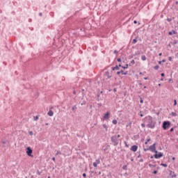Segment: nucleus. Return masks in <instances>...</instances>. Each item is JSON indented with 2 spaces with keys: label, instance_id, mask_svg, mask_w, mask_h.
I'll use <instances>...</instances> for the list:
<instances>
[{
  "label": "nucleus",
  "instance_id": "f257e3e1",
  "mask_svg": "<svg viewBox=\"0 0 178 178\" xmlns=\"http://www.w3.org/2000/svg\"><path fill=\"white\" fill-rule=\"evenodd\" d=\"M145 120L147 122V123H148L147 124V127H148L149 129H155V122H154V120H152V117H146L145 118Z\"/></svg>",
  "mask_w": 178,
  "mask_h": 178
},
{
  "label": "nucleus",
  "instance_id": "f03ea898",
  "mask_svg": "<svg viewBox=\"0 0 178 178\" xmlns=\"http://www.w3.org/2000/svg\"><path fill=\"white\" fill-rule=\"evenodd\" d=\"M156 143H154L153 145H150L149 148H144V151L147 152V151H151V152H154V154H158V150H156Z\"/></svg>",
  "mask_w": 178,
  "mask_h": 178
},
{
  "label": "nucleus",
  "instance_id": "7ed1b4c3",
  "mask_svg": "<svg viewBox=\"0 0 178 178\" xmlns=\"http://www.w3.org/2000/svg\"><path fill=\"white\" fill-rule=\"evenodd\" d=\"M111 141L114 147L119 145V139H118V136H116V135L111 136Z\"/></svg>",
  "mask_w": 178,
  "mask_h": 178
},
{
  "label": "nucleus",
  "instance_id": "20e7f679",
  "mask_svg": "<svg viewBox=\"0 0 178 178\" xmlns=\"http://www.w3.org/2000/svg\"><path fill=\"white\" fill-rule=\"evenodd\" d=\"M170 127V121H164L163 122V130H167Z\"/></svg>",
  "mask_w": 178,
  "mask_h": 178
},
{
  "label": "nucleus",
  "instance_id": "39448f33",
  "mask_svg": "<svg viewBox=\"0 0 178 178\" xmlns=\"http://www.w3.org/2000/svg\"><path fill=\"white\" fill-rule=\"evenodd\" d=\"M26 154H27L28 156L33 157V155L31 154H33V149H31V147H26Z\"/></svg>",
  "mask_w": 178,
  "mask_h": 178
},
{
  "label": "nucleus",
  "instance_id": "423d86ee",
  "mask_svg": "<svg viewBox=\"0 0 178 178\" xmlns=\"http://www.w3.org/2000/svg\"><path fill=\"white\" fill-rule=\"evenodd\" d=\"M154 156L155 159H159L162 158V156H163V153H162V152H159V154L156 153L154 154Z\"/></svg>",
  "mask_w": 178,
  "mask_h": 178
},
{
  "label": "nucleus",
  "instance_id": "0eeeda50",
  "mask_svg": "<svg viewBox=\"0 0 178 178\" xmlns=\"http://www.w3.org/2000/svg\"><path fill=\"white\" fill-rule=\"evenodd\" d=\"M137 149H138V146L137 145H134L131 147V151H133V152H137Z\"/></svg>",
  "mask_w": 178,
  "mask_h": 178
},
{
  "label": "nucleus",
  "instance_id": "6e6552de",
  "mask_svg": "<svg viewBox=\"0 0 178 178\" xmlns=\"http://www.w3.org/2000/svg\"><path fill=\"white\" fill-rule=\"evenodd\" d=\"M109 115H111V113L109 111L106 112L104 115V119H109Z\"/></svg>",
  "mask_w": 178,
  "mask_h": 178
},
{
  "label": "nucleus",
  "instance_id": "1a4fd4ad",
  "mask_svg": "<svg viewBox=\"0 0 178 178\" xmlns=\"http://www.w3.org/2000/svg\"><path fill=\"white\" fill-rule=\"evenodd\" d=\"M172 34H177V32L175 30L168 32V35H172Z\"/></svg>",
  "mask_w": 178,
  "mask_h": 178
},
{
  "label": "nucleus",
  "instance_id": "9d476101",
  "mask_svg": "<svg viewBox=\"0 0 178 178\" xmlns=\"http://www.w3.org/2000/svg\"><path fill=\"white\" fill-rule=\"evenodd\" d=\"M47 115L49 116H54V111H52L51 110H49V112L47 113Z\"/></svg>",
  "mask_w": 178,
  "mask_h": 178
},
{
  "label": "nucleus",
  "instance_id": "9b49d317",
  "mask_svg": "<svg viewBox=\"0 0 178 178\" xmlns=\"http://www.w3.org/2000/svg\"><path fill=\"white\" fill-rule=\"evenodd\" d=\"M106 76H107L108 79H111V77H112V75L109 74V71L106 72Z\"/></svg>",
  "mask_w": 178,
  "mask_h": 178
},
{
  "label": "nucleus",
  "instance_id": "f8f14e48",
  "mask_svg": "<svg viewBox=\"0 0 178 178\" xmlns=\"http://www.w3.org/2000/svg\"><path fill=\"white\" fill-rule=\"evenodd\" d=\"M112 70H119V66L115 65V67H111Z\"/></svg>",
  "mask_w": 178,
  "mask_h": 178
},
{
  "label": "nucleus",
  "instance_id": "ddd939ff",
  "mask_svg": "<svg viewBox=\"0 0 178 178\" xmlns=\"http://www.w3.org/2000/svg\"><path fill=\"white\" fill-rule=\"evenodd\" d=\"M55 155L56 156H58V155H62V152L60 150H57Z\"/></svg>",
  "mask_w": 178,
  "mask_h": 178
},
{
  "label": "nucleus",
  "instance_id": "4468645a",
  "mask_svg": "<svg viewBox=\"0 0 178 178\" xmlns=\"http://www.w3.org/2000/svg\"><path fill=\"white\" fill-rule=\"evenodd\" d=\"M149 141H151V138H148L146 141L145 142V145H147L148 144V143H149Z\"/></svg>",
  "mask_w": 178,
  "mask_h": 178
},
{
  "label": "nucleus",
  "instance_id": "2eb2a0df",
  "mask_svg": "<svg viewBox=\"0 0 178 178\" xmlns=\"http://www.w3.org/2000/svg\"><path fill=\"white\" fill-rule=\"evenodd\" d=\"M103 127H104V129H106V131H108V127L106 126V124H104Z\"/></svg>",
  "mask_w": 178,
  "mask_h": 178
},
{
  "label": "nucleus",
  "instance_id": "dca6fc26",
  "mask_svg": "<svg viewBox=\"0 0 178 178\" xmlns=\"http://www.w3.org/2000/svg\"><path fill=\"white\" fill-rule=\"evenodd\" d=\"M95 163H97V165H99V163H101V161L99 160V159H98L96 160Z\"/></svg>",
  "mask_w": 178,
  "mask_h": 178
},
{
  "label": "nucleus",
  "instance_id": "f3484780",
  "mask_svg": "<svg viewBox=\"0 0 178 178\" xmlns=\"http://www.w3.org/2000/svg\"><path fill=\"white\" fill-rule=\"evenodd\" d=\"M141 59L142 60H147V57L145 56H142Z\"/></svg>",
  "mask_w": 178,
  "mask_h": 178
},
{
  "label": "nucleus",
  "instance_id": "a211bd4d",
  "mask_svg": "<svg viewBox=\"0 0 178 178\" xmlns=\"http://www.w3.org/2000/svg\"><path fill=\"white\" fill-rule=\"evenodd\" d=\"M149 168H156V164H149Z\"/></svg>",
  "mask_w": 178,
  "mask_h": 178
},
{
  "label": "nucleus",
  "instance_id": "6ab92c4d",
  "mask_svg": "<svg viewBox=\"0 0 178 178\" xmlns=\"http://www.w3.org/2000/svg\"><path fill=\"white\" fill-rule=\"evenodd\" d=\"M128 67H129V64H126L125 66H122V69H128Z\"/></svg>",
  "mask_w": 178,
  "mask_h": 178
},
{
  "label": "nucleus",
  "instance_id": "aec40b11",
  "mask_svg": "<svg viewBox=\"0 0 178 178\" xmlns=\"http://www.w3.org/2000/svg\"><path fill=\"white\" fill-rule=\"evenodd\" d=\"M39 118H40V115H36L35 117L33 118V119L34 120L37 121L38 120Z\"/></svg>",
  "mask_w": 178,
  "mask_h": 178
},
{
  "label": "nucleus",
  "instance_id": "412c9836",
  "mask_svg": "<svg viewBox=\"0 0 178 178\" xmlns=\"http://www.w3.org/2000/svg\"><path fill=\"white\" fill-rule=\"evenodd\" d=\"M121 74H124V76H126V74H127V72H124V71H123L122 70H121Z\"/></svg>",
  "mask_w": 178,
  "mask_h": 178
},
{
  "label": "nucleus",
  "instance_id": "4be33fe9",
  "mask_svg": "<svg viewBox=\"0 0 178 178\" xmlns=\"http://www.w3.org/2000/svg\"><path fill=\"white\" fill-rule=\"evenodd\" d=\"M112 123H113V124H118V120H113Z\"/></svg>",
  "mask_w": 178,
  "mask_h": 178
},
{
  "label": "nucleus",
  "instance_id": "5701e85b",
  "mask_svg": "<svg viewBox=\"0 0 178 178\" xmlns=\"http://www.w3.org/2000/svg\"><path fill=\"white\" fill-rule=\"evenodd\" d=\"M161 166H163L164 168H168V164H166V163H161Z\"/></svg>",
  "mask_w": 178,
  "mask_h": 178
},
{
  "label": "nucleus",
  "instance_id": "b1692460",
  "mask_svg": "<svg viewBox=\"0 0 178 178\" xmlns=\"http://www.w3.org/2000/svg\"><path fill=\"white\" fill-rule=\"evenodd\" d=\"M171 115H172V116H175V117L177 116V113H176L175 112H172Z\"/></svg>",
  "mask_w": 178,
  "mask_h": 178
},
{
  "label": "nucleus",
  "instance_id": "393cba45",
  "mask_svg": "<svg viewBox=\"0 0 178 178\" xmlns=\"http://www.w3.org/2000/svg\"><path fill=\"white\" fill-rule=\"evenodd\" d=\"M158 69H159V65H156L154 67V70H158Z\"/></svg>",
  "mask_w": 178,
  "mask_h": 178
},
{
  "label": "nucleus",
  "instance_id": "a878e982",
  "mask_svg": "<svg viewBox=\"0 0 178 178\" xmlns=\"http://www.w3.org/2000/svg\"><path fill=\"white\" fill-rule=\"evenodd\" d=\"M122 169H123L124 170H127V165H123V166H122Z\"/></svg>",
  "mask_w": 178,
  "mask_h": 178
},
{
  "label": "nucleus",
  "instance_id": "bb28decb",
  "mask_svg": "<svg viewBox=\"0 0 178 178\" xmlns=\"http://www.w3.org/2000/svg\"><path fill=\"white\" fill-rule=\"evenodd\" d=\"M136 43H137V38L134 39L132 41V44H136Z\"/></svg>",
  "mask_w": 178,
  "mask_h": 178
},
{
  "label": "nucleus",
  "instance_id": "cd10ccee",
  "mask_svg": "<svg viewBox=\"0 0 178 178\" xmlns=\"http://www.w3.org/2000/svg\"><path fill=\"white\" fill-rule=\"evenodd\" d=\"M72 111H76V109H77V106L76 105H74L73 107H72Z\"/></svg>",
  "mask_w": 178,
  "mask_h": 178
},
{
  "label": "nucleus",
  "instance_id": "c85d7f7f",
  "mask_svg": "<svg viewBox=\"0 0 178 178\" xmlns=\"http://www.w3.org/2000/svg\"><path fill=\"white\" fill-rule=\"evenodd\" d=\"M176 105H177V101L174 99V106H176Z\"/></svg>",
  "mask_w": 178,
  "mask_h": 178
},
{
  "label": "nucleus",
  "instance_id": "c756f323",
  "mask_svg": "<svg viewBox=\"0 0 178 178\" xmlns=\"http://www.w3.org/2000/svg\"><path fill=\"white\" fill-rule=\"evenodd\" d=\"M97 165H98V164H97V163H95V162L93 163L94 168H97Z\"/></svg>",
  "mask_w": 178,
  "mask_h": 178
},
{
  "label": "nucleus",
  "instance_id": "7c9ffc66",
  "mask_svg": "<svg viewBox=\"0 0 178 178\" xmlns=\"http://www.w3.org/2000/svg\"><path fill=\"white\" fill-rule=\"evenodd\" d=\"M134 63H136V61H134V60H132L131 61V65H134Z\"/></svg>",
  "mask_w": 178,
  "mask_h": 178
},
{
  "label": "nucleus",
  "instance_id": "2f4dec72",
  "mask_svg": "<svg viewBox=\"0 0 178 178\" xmlns=\"http://www.w3.org/2000/svg\"><path fill=\"white\" fill-rule=\"evenodd\" d=\"M37 174L38 175V176L41 175V172L39 170H37Z\"/></svg>",
  "mask_w": 178,
  "mask_h": 178
},
{
  "label": "nucleus",
  "instance_id": "473e14b6",
  "mask_svg": "<svg viewBox=\"0 0 178 178\" xmlns=\"http://www.w3.org/2000/svg\"><path fill=\"white\" fill-rule=\"evenodd\" d=\"M140 104H144V100H143V99L140 98Z\"/></svg>",
  "mask_w": 178,
  "mask_h": 178
},
{
  "label": "nucleus",
  "instance_id": "72a5a7b5",
  "mask_svg": "<svg viewBox=\"0 0 178 178\" xmlns=\"http://www.w3.org/2000/svg\"><path fill=\"white\" fill-rule=\"evenodd\" d=\"M156 173H158V171H157V170L153 171V175H156Z\"/></svg>",
  "mask_w": 178,
  "mask_h": 178
},
{
  "label": "nucleus",
  "instance_id": "f704fd0d",
  "mask_svg": "<svg viewBox=\"0 0 178 178\" xmlns=\"http://www.w3.org/2000/svg\"><path fill=\"white\" fill-rule=\"evenodd\" d=\"M167 20H168V22H172V18H168Z\"/></svg>",
  "mask_w": 178,
  "mask_h": 178
},
{
  "label": "nucleus",
  "instance_id": "c9c22d12",
  "mask_svg": "<svg viewBox=\"0 0 178 178\" xmlns=\"http://www.w3.org/2000/svg\"><path fill=\"white\" fill-rule=\"evenodd\" d=\"M124 144H125V147H127L128 148L129 145H127V142H124Z\"/></svg>",
  "mask_w": 178,
  "mask_h": 178
},
{
  "label": "nucleus",
  "instance_id": "e433bc0d",
  "mask_svg": "<svg viewBox=\"0 0 178 178\" xmlns=\"http://www.w3.org/2000/svg\"><path fill=\"white\" fill-rule=\"evenodd\" d=\"M87 177V174L83 173V177Z\"/></svg>",
  "mask_w": 178,
  "mask_h": 178
},
{
  "label": "nucleus",
  "instance_id": "4c0bfd02",
  "mask_svg": "<svg viewBox=\"0 0 178 178\" xmlns=\"http://www.w3.org/2000/svg\"><path fill=\"white\" fill-rule=\"evenodd\" d=\"M161 77H165V73H161Z\"/></svg>",
  "mask_w": 178,
  "mask_h": 178
},
{
  "label": "nucleus",
  "instance_id": "58836bf2",
  "mask_svg": "<svg viewBox=\"0 0 178 178\" xmlns=\"http://www.w3.org/2000/svg\"><path fill=\"white\" fill-rule=\"evenodd\" d=\"M141 126H142V127H145V124H144V123H143V124H141Z\"/></svg>",
  "mask_w": 178,
  "mask_h": 178
},
{
  "label": "nucleus",
  "instance_id": "ea45409f",
  "mask_svg": "<svg viewBox=\"0 0 178 178\" xmlns=\"http://www.w3.org/2000/svg\"><path fill=\"white\" fill-rule=\"evenodd\" d=\"M168 60H170V62H172V57H168Z\"/></svg>",
  "mask_w": 178,
  "mask_h": 178
},
{
  "label": "nucleus",
  "instance_id": "a19ab883",
  "mask_svg": "<svg viewBox=\"0 0 178 178\" xmlns=\"http://www.w3.org/2000/svg\"><path fill=\"white\" fill-rule=\"evenodd\" d=\"M117 60H118V62H122V59L121 58H118Z\"/></svg>",
  "mask_w": 178,
  "mask_h": 178
},
{
  "label": "nucleus",
  "instance_id": "79ce46f5",
  "mask_svg": "<svg viewBox=\"0 0 178 178\" xmlns=\"http://www.w3.org/2000/svg\"><path fill=\"white\" fill-rule=\"evenodd\" d=\"M121 73H122L121 71L117 72V74H118V75L120 74Z\"/></svg>",
  "mask_w": 178,
  "mask_h": 178
},
{
  "label": "nucleus",
  "instance_id": "37998d69",
  "mask_svg": "<svg viewBox=\"0 0 178 178\" xmlns=\"http://www.w3.org/2000/svg\"><path fill=\"white\" fill-rule=\"evenodd\" d=\"M29 135H30V136H33V131H29Z\"/></svg>",
  "mask_w": 178,
  "mask_h": 178
},
{
  "label": "nucleus",
  "instance_id": "c03bdc74",
  "mask_svg": "<svg viewBox=\"0 0 178 178\" xmlns=\"http://www.w3.org/2000/svg\"><path fill=\"white\" fill-rule=\"evenodd\" d=\"M139 162H144V159H140V161H139Z\"/></svg>",
  "mask_w": 178,
  "mask_h": 178
},
{
  "label": "nucleus",
  "instance_id": "a18cd8bd",
  "mask_svg": "<svg viewBox=\"0 0 178 178\" xmlns=\"http://www.w3.org/2000/svg\"><path fill=\"white\" fill-rule=\"evenodd\" d=\"M136 55H140V51H137V52L136 53Z\"/></svg>",
  "mask_w": 178,
  "mask_h": 178
},
{
  "label": "nucleus",
  "instance_id": "49530a36",
  "mask_svg": "<svg viewBox=\"0 0 178 178\" xmlns=\"http://www.w3.org/2000/svg\"><path fill=\"white\" fill-rule=\"evenodd\" d=\"M174 130H175V129L171 128V129H170V131H171V132H172V131H173Z\"/></svg>",
  "mask_w": 178,
  "mask_h": 178
},
{
  "label": "nucleus",
  "instance_id": "de8ad7c7",
  "mask_svg": "<svg viewBox=\"0 0 178 178\" xmlns=\"http://www.w3.org/2000/svg\"><path fill=\"white\" fill-rule=\"evenodd\" d=\"M116 137H117V138H120V135H119V134L118 136L116 135Z\"/></svg>",
  "mask_w": 178,
  "mask_h": 178
},
{
  "label": "nucleus",
  "instance_id": "09e8293b",
  "mask_svg": "<svg viewBox=\"0 0 178 178\" xmlns=\"http://www.w3.org/2000/svg\"><path fill=\"white\" fill-rule=\"evenodd\" d=\"M134 24H137V21H136V20H134Z\"/></svg>",
  "mask_w": 178,
  "mask_h": 178
},
{
  "label": "nucleus",
  "instance_id": "8fccbe9b",
  "mask_svg": "<svg viewBox=\"0 0 178 178\" xmlns=\"http://www.w3.org/2000/svg\"><path fill=\"white\" fill-rule=\"evenodd\" d=\"M161 62L165 63V62H166V60L163 59V60H161Z\"/></svg>",
  "mask_w": 178,
  "mask_h": 178
},
{
  "label": "nucleus",
  "instance_id": "3c124183",
  "mask_svg": "<svg viewBox=\"0 0 178 178\" xmlns=\"http://www.w3.org/2000/svg\"><path fill=\"white\" fill-rule=\"evenodd\" d=\"M159 65H162V61H159Z\"/></svg>",
  "mask_w": 178,
  "mask_h": 178
},
{
  "label": "nucleus",
  "instance_id": "603ef678",
  "mask_svg": "<svg viewBox=\"0 0 178 178\" xmlns=\"http://www.w3.org/2000/svg\"><path fill=\"white\" fill-rule=\"evenodd\" d=\"M154 156H150V159H154Z\"/></svg>",
  "mask_w": 178,
  "mask_h": 178
},
{
  "label": "nucleus",
  "instance_id": "864d4df0",
  "mask_svg": "<svg viewBox=\"0 0 178 178\" xmlns=\"http://www.w3.org/2000/svg\"><path fill=\"white\" fill-rule=\"evenodd\" d=\"M39 16H42V13H40Z\"/></svg>",
  "mask_w": 178,
  "mask_h": 178
},
{
  "label": "nucleus",
  "instance_id": "5fc2aeb1",
  "mask_svg": "<svg viewBox=\"0 0 178 178\" xmlns=\"http://www.w3.org/2000/svg\"><path fill=\"white\" fill-rule=\"evenodd\" d=\"M122 65L121 64H119V65H118V67H122Z\"/></svg>",
  "mask_w": 178,
  "mask_h": 178
},
{
  "label": "nucleus",
  "instance_id": "6e6d98bb",
  "mask_svg": "<svg viewBox=\"0 0 178 178\" xmlns=\"http://www.w3.org/2000/svg\"><path fill=\"white\" fill-rule=\"evenodd\" d=\"M52 161H54V162H55V157L52 158Z\"/></svg>",
  "mask_w": 178,
  "mask_h": 178
},
{
  "label": "nucleus",
  "instance_id": "4d7b16f0",
  "mask_svg": "<svg viewBox=\"0 0 178 178\" xmlns=\"http://www.w3.org/2000/svg\"><path fill=\"white\" fill-rule=\"evenodd\" d=\"M159 56H162V53H159Z\"/></svg>",
  "mask_w": 178,
  "mask_h": 178
},
{
  "label": "nucleus",
  "instance_id": "13d9d810",
  "mask_svg": "<svg viewBox=\"0 0 178 178\" xmlns=\"http://www.w3.org/2000/svg\"><path fill=\"white\" fill-rule=\"evenodd\" d=\"M113 91H114V92H116V91H117L116 88H114Z\"/></svg>",
  "mask_w": 178,
  "mask_h": 178
},
{
  "label": "nucleus",
  "instance_id": "bf43d9fd",
  "mask_svg": "<svg viewBox=\"0 0 178 178\" xmlns=\"http://www.w3.org/2000/svg\"><path fill=\"white\" fill-rule=\"evenodd\" d=\"M144 80H148L147 77H144Z\"/></svg>",
  "mask_w": 178,
  "mask_h": 178
},
{
  "label": "nucleus",
  "instance_id": "052dcab7",
  "mask_svg": "<svg viewBox=\"0 0 178 178\" xmlns=\"http://www.w3.org/2000/svg\"><path fill=\"white\" fill-rule=\"evenodd\" d=\"M118 52L116 50L114 51V54H118Z\"/></svg>",
  "mask_w": 178,
  "mask_h": 178
},
{
  "label": "nucleus",
  "instance_id": "680f3d73",
  "mask_svg": "<svg viewBox=\"0 0 178 178\" xmlns=\"http://www.w3.org/2000/svg\"><path fill=\"white\" fill-rule=\"evenodd\" d=\"M99 106H102V104L100 103V104H98Z\"/></svg>",
  "mask_w": 178,
  "mask_h": 178
},
{
  "label": "nucleus",
  "instance_id": "e2e57ef3",
  "mask_svg": "<svg viewBox=\"0 0 178 178\" xmlns=\"http://www.w3.org/2000/svg\"><path fill=\"white\" fill-rule=\"evenodd\" d=\"M90 109H92V105H90Z\"/></svg>",
  "mask_w": 178,
  "mask_h": 178
},
{
  "label": "nucleus",
  "instance_id": "0e129e2a",
  "mask_svg": "<svg viewBox=\"0 0 178 178\" xmlns=\"http://www.w3.org/2000/svg\"><path fill=\"white\" fill-rule=\"evenodd\" d=\"M140 118H143V116H144V115L140 114Z\"/></svg>",
  "mask_w": 178,
  "mask_h": 178
},
{
  "label": "nucleus",
  "instance_id": "69168bd1",
  "mask_svg": "<svg viewBox=\"0 0 178 178\" xmlns=\"http://www.w3.org/2000/svg\"><path fill=\"white\" fill-rule=\"evenodd\" d=\"M128 66H131V63H130L129 64H128Z\"/></svg>",
  "mask_w": 178,
  "mask_h": 178
},
{
  "label": "nucleus",
  "instance_id": "338daca9",
  "mask_svg": "<svg viewBox=\"0 0 178 178\" xmlns=\"http://www.w3.org/2000/svg\"><path fill=\"white\" fill-rule=\"evenodd\" d=\"M141 156V155L140 154H139L138 156V158H140Z\"/></svg>",
  "mask_w": 178,
  "mask_h": 178
},
{
  "label": "nucleus",
  "instance_id": "774afa93",
  "mask_svg": "<svg viewBox=\"0 0 178 178\" xmlns=\"http://www.w3.org/2000/svg\"><path fill=\"white\" fill-rule=\"evenodd\" d=\"M73 94H76V91H74V92H73Z\"/></svg>",
  "mask_w": 178,
  "mask_h": 178
}]
</instances>
